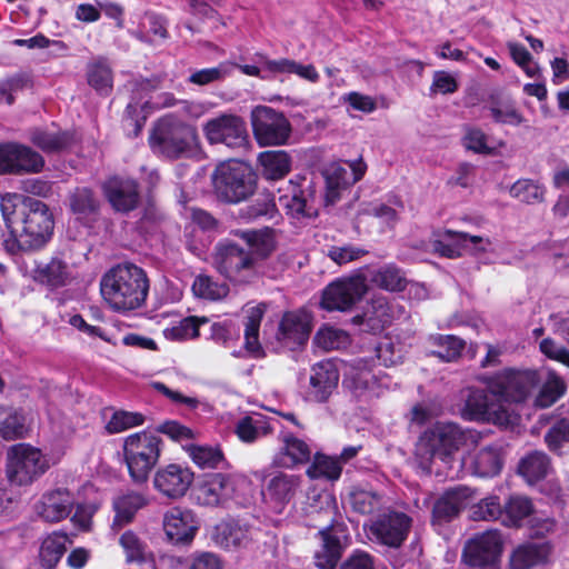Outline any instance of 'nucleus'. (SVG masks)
Returning a JSON list of instances; mask_svg holds the SVG:
<instances>
[{"label": "nucleus", "instance_id": "f257e3e1", "mask_svg": "<svg viewBox=\"0 0 569 569\" xmlns=\"http://www.w3.org/2000/svg\"><path fill=\"white\" fill-rule=\"evenodd\" d=\"M247 249L230 239L219 241L213 249L212 263L216 270L234 284H250L258 278V269L276 249L273 231L270 228L233 230Z\"/></svg>", "mask_w": 569, "mask_h": 569}, {"label": "nucleus", "instance_id": "f03ea898", "mask_svg": "<svg viewBox=\"0 0 569 569\" xmlns=\"http://www.w3.org/2000/svg\"><path fill=\"white\" fill-rule=\"evenodd\" d=\"M1 212L10 233L19 236L21 246L26 249H40L52 236V213L39 199L8 194L1 201Z\"/></svg>", "mask_w": 569, "mask_h": 569}, {"label": "nucleus", "instance_id": "7ed1b4c3", "mask_svg": "<svg viewBox=\"0 0 569 569\" xmlns=\"http://www.w3.org/2000/svg\"><path fill=\"white\" fill-rule=\"evenodd\" d=\"M305 525L319 529L322 546L316 552V565L320 569H333L341 556V542L338 533L342 525L337 522L338 509L336 498L328 491L308 495L302 506Z\"/></svg>", "mask_w": 569, "mask_h": 569}, {"label": "nucleus", "instance_id": "20e7f679", "mask_svg": "<svg viewBox=\"0 0 569 569\" xmlns=\"http://www.w3.org/2000/svg\"><path fill=\"white\" fill-rule=\"evenodd\" d=\"M149 279L146 271L133 263H120L108 270L100 280L103 301L114 311L140 308L147 299Z\"/></svg>", "mask_w": 569, "mask_h": 569}, {"label": "nucleus", "instance_id": "39448f33", "mask_svg": "<svg viewBox=\"0 0 569 569\" xmlns=\"http://www.w3.org/2000/svg\"><path fill=\"white\" fill-rule=\"evenodd\" d=\"M465 442L466 435L457 423L438 422L419 437L416 458L423 470L430 471L436 460L448 463Z\"/></svg>", "mask_w": 569, "mask_h": 569}, {"label": "nucleus", "instance_id": "423d86ee", "mask_svg": "<svg viewBox=\"0 0 569 569\" xmlns=\"http://www.w3.org/2000/svg\"><path fill=\"white\" fill-rule=\"evenodd\" d=\"M162 439L152 431H140L123 441V457L131 480L146 483L162 452Z\"/></svg>", "mask_w": 569, "mask_h": 569}, {"label": "nucleus", "instance_id": "0eeeda50", "mask_svg": "<svg viewBox=\"0 0 569 569\" xmlns=\"http://www.w3.org/2000/svg\"><path fill=\"white\" fill-rule=\"evenodd\" d=\"M196 129L170 117L160 119L150 136V146L154 152L169 159L190 154L197 146Z\"/></svg>", "mask_w": 569, "mask_h": 569}, {"label": "nucleus", "instance_id": "6e6552de", "mask_svg": "<svg viewBox=\"0 0 569 569\" xmlns=\"http://www.w3.org/2000/svg\"><path fill=\"white\" fill-rule=\"evenodd\" d=\"M212 183L219 199L236 203L253 193L257 181L248 163L229 160L217 166L212 173Z\"/></svg>", "mask_w": 569, "mask_h": 569}, {"label": "nucleus", "instance_id": "1a4fd4ad", "mask_svg": "<svg viewBox=\"0 0 569 569\" xmlns=\"http://www.w3.org/2000/svg\"><path fill=\"white\" fill-rule=\"evenodd\" d=\"M49 469L39 448L29 443L10 446L6 452V477L11 485L28 486Z\"/></svg>", "mask_w": 569, "mask_h": 569}, {"label": "nucleus", "instance_id": "9d476101", "mask_svg": "<svg viewBox=\"0 0 569 569\" xmlns=\"http://www.w3.org/2000/svg\"><path fill=\"white\" fill-rule=\"evenodd\" d=\"M539 382L535 370H505L500 373V428L516 427L519 425L520 416L513 411L508 412L502 408V402L520 403L525 401Z\"/></svg>", "mask_w": 569, "mask_h": 569}, {"label": "nucleus", "instance_id": "9b49d317", "mask_svg": "<svg viewBox=\"0 0 569 569\" xmlns=\"http://www.w3.org/2000/svg\"><path fill=\"white\" fill-rule=\"evenodd\" d=\"M367 291V278L363 274L356 273L341 278L326 287L321 306L329 311H347L361 301Z\"/></svg>", "mask_w": 569, "mask_h": 569}, {"label": "nucleus", "instance_id": "f8f14e48", "mask_svg": "<svg viewBox=\"0 0 569 569\" xmlns=\"http://www.w3.org/2000/svg\"><path fill=\"white\" fill-rule=\"evenodd\" d=\"M251 122L254 138L260 146L283 144L291 131L283 113L270 107H257L252 110Z\"/></svg>", "mask_w": 569, "mask_h": 569}, {"label": "nucleus", "instance_id": "ddd939ff", "mask_svg": "<svg viewBox=\"0 0 569 569\" xmlns=\"http://www.w3.org/2000/svg\"><path fill=\"white\" fill-rule=\"evenodd\" d=\"M44 167L43 157L32 148L9 142L0 144V173H39Z\"/></svg>", "mask_w": 569, "mask_h": 569}, {"label": "nucleus", "instance_id": "4468645a", "mask_svg": "<svg viewBox=\"0 0 569 569\" xmlns=\"http://www.w3.org/2000/svg\"><path fill=\"white\" fill-rule=\"evenodd\" d=\"M206 138L211 144L222 143L238 149L247 144L248 133L244 121L233 114H222L210 119L203 126Z\"/></svg>", "mask_w": 569, "mask_h": 569}, {"label": "nucleus", "instance_id": "2eb2a0df", "mask_svg": "<svg viewBox=\"0 0 569 569\" xmlns=\"http://www.w3.org/2000/svg\"><path fill=\"white\" fill-rule=\"evenodd\" d=\"M410 525L411 520L406 513L388 511L371 521L370 539L391 548H398L406 540Z\"/></svg>", "mask_w": 569, "mask_h": 569}, {"label": "nucleus", "instance_id": "dca6fc26", "mask_svg": "<svg viewBox=\"0 0 569 569\" xmlns=\"http://www.w3.org/2000/svg\"><path fill=\"white\" fill-rule=\"evenodd\" d=\"M462 561L481 569H495L498 561V530L490 529L470 538L463 547Z\"/></svg>", "mask_w": 569, "mask_h": 569}, {"label": "nucleus", "instance_id": "f3484780", "mask_svg": "<svg viewBox=\"0 0 569 569\" xmlns=\"http://www.w3.org/2000/svg\"><path fill=\"white\" fill-rule=\"evenodd\" d=\"M194 479V473L179 463H169L157 469L153 487L163 497L177 500L186 496Z\"/></svg>", "mask_w": 569, "mask_h": 569}, {"label": "nucleus", "instance_id": "a211bd4d", "mask_svg": "<svg viewBox=\"0 0 569 569\" xmlns=\"http://www.w3.org/2000/svg\"><path fill=\"white\" fill-rule=\"evenodd\" d=\"M479 380L486 383L487 390L468 388L462 391L465 407L462 415L470 419H485L487 415L496 413L495 402L498 395V381L495 377L480 376Z\"/></svg>", "mask_w": 569, "mask_h": 569}, {"label": "nucleus", "instance_id": "6ab92c4d", "mask_svg": "<svg viewBox=\"0 0 569 569\" xmlns=\"http://www.w3.org/2000/svg\"><path fill=\"white\" fill-rule=\"evenodd\" d=\"M103 194L113 210L128 213L134 210L140 201L138 183L131 178L113 176L102 184Z\"/></svg>", "mask_w": 569, "mask_h": 569}, {"label": "nucleus", "instance_id": "aec40b11", "mask_svg": "<svg viewBox=\"0 0 569 569\" xmlns=\"http://www.w3.org/2000/svg\"><path fill=\"white\" fill-rule=\"evenodd\" d=\"M199 529L194 512L188 508L172 507L163 515V530L174 545L190 543Z\"/></svg>", "mask_w": 569, "mask_h": 569}, {"label": "nucleus", "instance_id": "412c9836", "mask_svg": "<svg viewBox=\"0 0 569 569\" xmlns=\"http://www.w3.org/2000/svg\"><path fill=\"white\" fill-rule=\"evenodd\" d=\"M311 332L310 315L303 310L286 312L278 327L277 340L286 348L295 350L303 346Z\"/></svg>", "mask_w": 569, "mask_h": 569}, {"label": "nucleus", "instance_id": "4be33fe9", "mask_svg": "<svg viewBox=\"0 0 569 569\" xmlns=\"http://www.w3.org/2000/svg\"><path fill=\"white\" fill-rule=\"evenodd\" d=\"M33 279L50 289L61 288L73 280V268L62 257H52L49 261L37 264Z\"/></svg>", "mask_w": 569, "mask_h": 569}, {"label": "nucleus", "instance_id": "5701e85b", "mask_svg": "<svg viewBox=\"0 0 569 569\" xmlns=\"http://www.w3.org/2000/svg\"><path fill=\"white\" fill-rule=\"evenodd\" d=\"M74 506L72 493L67 489H56L42 496L37 511L48 522H58L67 518Z\"/></svg>", "mask_w": 569, "mask_h": 569}, {"label": "nucleus", "instance_id": "b1692460", "mask_svg": "<svg viewBox=\"0 0 569 569\" xmlns=\"http://www.w3.org/2000/svg\"><path fill=\"white\" fill-rule=\"evenodd\" d=\"M234 491L231 477L224 473L211 475L198 489V501L202 506L218 507L228 501Z\"/></svg>", "mask_w": 569, "mask_h": 569}, {"label": "nucleus", "instance_id": "393cba45", "mask_svg": "<svg viewBox=\"0 0 569 569\" xmlns=\"http://www.w3.org/2000/svg\"><path fill=\"white\" fill-rule=\"evenodd\" d=\"M311 371L309 396L317 402H325L337 388L338 370L332 362L321 361Z\"/></svg>", "mask_w": 569, "mask_h": 569}, {"label": "nucleus", "instance_id": "a878e982", "mask_svg": "<svg viewBox=\"0 0 569 569\" xmlns=\"http://www.w3.org/2000/svg\"><path fill=\"white\" fill-rule=\"evenodd\" d=\"M473 491L468 487H457L448 490L433 506V518L439 522H448L456 518L466 507Z\"/></svg>", "mask_w": 569, "mask_h": 569}, {"label": "nucleus", "instance_id": "bb28decb", "mask_svg": "<svg viewBox=\"0 0 569 569\" xmlns=\"http://www.w3.org/2000/svg\"><path fill=\"white\" fill-rule=\"evenodd\" d=\"M551 553V545L543 542H527L518 546L510 556L511 569H532L545 563Z\"/></svg>", "mask_w": 569, "mask_h": 569}, {"label": "nucleus", "instance_id": "cd10ccee", "mask_svg": "<svg viewBox=\"0 0 569 569\" xmlns=\"http://www.w3.org/2000/svg\"><path fill=\"white\" fill-rule=\"evenodd\" d=\"M211 540L223 549H236L248 545L250 538L247 527L236 521H221L210 533Z\"/></svg>", "mask_w": 569, "mask_h": 569}, {"label": "nucleus", "instance_id": "c85d7f7f", "mask_svg": "<svg viewBox=\"0 0 569 569\" xmlns=\"http://www.w3.org/2000/svg\"><path fill=\"white\" fill-rule=\"evenodd\" d=\"M301 478L284 472L274 473L266 485V495L278 506L288 503L300 487Z\"/></svg>", "mask_w": 569, "mask_h": 569}, {"label": "nucleus", "instance_id": "c756f323", "mask_svg": "<svg viewBox=\"0 0 569 569\" xmlns=\"http://www.w3.org/2000/svg\"><path fill=\"white\" fill-rule=\"evenodd\" d=\"M366 169L367 166L361 159L345 163H331L325 172L326 183L347 188L359 181L363 177Z\"/></svg>", "mask_w": 569, "mask_h": 569}, {"label": "nucleus", "instance_id": "7c9ffc66", "mask_svg": "<svg viewBox=\"0 0 569 569\" xmlns=\"http://www.w3.org/2000/svg\"><path fill=\"white\" fill-rule=\"evenodd\" d=\"M283 446L274 458V463L291 468L296 465L307 463L311 457V449L301 439L287 435L282 439Z\"/></svg>", "mask_w": 569, "mask_h": 569}, {"label": "nucleus", "instance_id": "2f4dec72", "mask_svg": "<svg viewBox=\"0 0 569 569\" xmlns=\"http://www.w3.org/2000/svg\"><path fill=\"white\" fill-rule=\"evenodd\" d=\"M29 139L32 144L47 153L63 151L73 142V136L68 131L53 132L40 128L32 129Z\"/></svg>", "mask_w": 569, "mask_h": 569}, {"label": "nucleus", "instance_id": "473e14b6", "mask_svg": "<svg viewBox=\"0 0 569 569\" xmlns=\"http://www.w3.org/2000/svg\"><path fill=\"white\" fill-rule=\"evenodd\" d=\"M550 460L541 451H533L523 457L518 465V472L529 485L537 483L550 472Z\"/></svg>", "mask_w": 569, "mask_h": 569}, {"label": "nucleus", "instance_id": "72a5a7b5", "mask_svg": "<svg viewBox=\"0 0 569 569\" xmlns=\"http://www.w3.org/2000/svg\"><path fill=\"white\" fill-rule=\"evenodd\" d=\"M259 162L262 167V174L269 180L282 179L291 168L290 156L283 150H270L261 152Z\"/></svg>", "mask_w": 569, "mask_h": 569}, {"label": "nucleus", "instance_id": "f704fd0d", "mask_svg": "<svg viewBox=\"0 0 569 569\" xmlns=\"http://www.w3.org/2000/svg\"><path fill=\"white\" fill-rule=\"evenodd\" d=\"M126 562L142 565L152 560V552L147 542L132 530L124 531L119 538Z\"/></svg>", "mask_w": 569, "mask_h": 569}, {"label": "nucleus", "instance_id": "c9c22d12", "mask_svg": "<svg viewBox=\"0 0 569 569\" xmlns=\"http://www.w3.org/2000/svg\"><path fill=\"white\" fill-rule=\"evenodd\" d=\"M148 503L147 498L136 491H129L114 500L116 517L113 526H122L132 521L136 512Z\"/></svg>", "mask_w": 569, "mask_h": 569}, {"label": "nucleus", "instance_id": "e433bc0d", "mask_svg": "<svg viewBox=\"0 0 569 569\" xmlns=\"http://www.w3.org/2000/svg\"><path fill=\"white\" fill-rule=\"evenodd\" d=\"M315 190L311 186L299 192H293L290 197H280V203L293 217H313L317 209L313 206Z\"/></svg>", "mask_w": 569, "mask_h": 569}, {"label": "nucleus", "instance_id": "4c0bfd02", "mask_svg": "<svg viewBox=\"0 0 569 569\" xmlns=\"http://www.w3.org/2000/svg\"><path fill=\"white\" fill-rule=\"evenodd\" d=\"M480 240L481 238L477 236L446 230L441 234L440 239L432 242V249L435 252H438L443 257L456 258L460 256V249L467 241L477 243Z\"/></svg>", "mask_w": 569, "mask_h": 569}, {"label": "nucleus", "instance_id": "58836bf2", "mask_svg": "<svg viewBox=\"0 0 569 569\" xmlns=\"http://www.w3.org/2000/svg\"><path fill=\"white\" fill-rule=\"evenodd\" d=\"M266 312V305L260 303L258 306L251 307L247 310L246 323H244V346L246 349L254 355L256 357L260 356L262 352L260 342H259V328L263 315Z\"/></svg>", "mask_w": 569, "mask_h": 569}, {"label": "nucleus", "instance_id": "ea45409f", "mask_svg": "<svg viewBox=\"0 0 569 569\" xmlns=\"http://www.w3.org/2000/svg\"><path fill=\"white\" fill-rule=\"evenodd\" d=\"M71 211L79 217L96 214L100 208V200L93 190L88 187H78L69 194Z\"/></svg>", "mask_w": 569, "mask_h": 569}, {"label": "nucleus", "instance_id": "a19ab883", "mask_svg": "<svg viewBox=\"0 0 569 569\" xmlns=\"http://www.w3.org/2000/svg\"><path fill=\"white\" fill-rule=\"evenodd\" d=\"M566 382L555 371H549L547 380L535 398V406L541 409L549 408L566 393Z\"/></svg>", "mask_w": 569, "mask_h": 569}, {"label": "nucleus", "instance_id": "79ce46f5", "mask_svg": "<svg viewBox=\"0 0 569 569\" xmlns=\"http://www.w3.org/2000/svg\"><path fill=\"white\" fill-rule=\"evenodd\" d=\"M88 83L100 94L108 96L113 86L112 71L104 60H97L88 66Z\"/></svg>", "mask_w": 569, "mask_h": 569}, {"label": "nucleus", "instance_id": "37998d69", "mask_svg": "<svg viewBox=\"0 0 569 569\" xmlns=\"http://www.w3.org/2000/svg\"><path fill=\"white\" fill-rule=\"evenodd\" d=\"M349 502L353 511L360 515H371L381 509L383 498L376 491L353 488L349 493Z\"/></svg>", "mask_w": 569, "mask_h": 569}, {"label": "nucleus", "instance_id": "c03bdc74", "mask_svg": "<svg viewBox=\"0 0 569 569\" xmlns=\"http://www.w3.org/2000/svg\"><path fill=\"white\" fill-rule=\"evenodd\" d=\"M67 535L59 532H54L43 540L40 548V559L46 568L52 569L56 567L67 549Z\"/></svg>", "mask_w": 569, "mask_h": 569}, {"label": "nucleus", "instance_id": "a18cd8bd", "mask_svg": "<svg viewBox=\"0 0 569 569\" xmlns=\"http://www.w3.org/2000/svg\"><path fill=\"white\" fill-rule=\"evenodd\" d=\"M371 280L375 284L388 291H402L407 286L405 273L395 264L380 268L373 273Z\"/></svg>", "mask_w": 569, "mask_h": 569}, {"label": "nucleus", "instance_id": "49530a36", "mask_svg": "<svg viewBox=\"0 0 569 569\" xmlns=\"http://www.w3.org/2000/svg\"><path fill=\"white\" fill-rule=\"evenodd\" d=\"M342 467L337 458L317 453L312 465L307 469V475L311 479L325 478L335 481L339 479Z\"/></svg>", "mask_w": 569, "mask_h": 569}, {"label": "nucleus", "instance_id": "de8ad7c7", "mask_svg": "<svg viewBox=\"0 0 569 569\" xmlns=\"http://www.w3.org/2000/svg\"><path fill=\"white\" fill-rule=\"evenodd\" d=\"M184 449L190 459L201 469L218 468L223 461L222 451L216 447L189 445Z\"/></svg>", "mask_w": 569, "mask_h": 569}, {"label": "nucleus", "instance_id": "09e8293b", "mask_svg": "<svg viewBox=\"0 0 569 569\" xmlns=\"http://www.w3.org/2000/svg\"><path fill=\"white\" fill-rule=\"evenodd\" d=\"M505 513L507 516L506 525L519 526L520 522L535 515L531 500L525 496H512L506 502Z\"/></svg>", "mask_w": 569, "mask_h": 569}, {"label": "nucleus", "instance_id": "8fccbe9b", "mask_svg": "<svg viewBox=\"0 0 569 569\" xmlns=\"http://www.w3.org/2000/svg\"><path fill=\"white\" fill-rule=\"evenodd\" d=\"M432 341L438 349L431 351V355L446 362L456 361L465 347V342L456 336L439 335L433 337Z\"/></svg>", "mask_w": 569, "mask_h": 569}, {"label": "nucleus", "instance_id": "3c124183", "mask_svg": "<svg viewBox=\"0 0 569 569\" xmlns=\"http://www.w3.org/2000/svg\"><path fill=\"white\" fill-rule=\"evenodd\" d=\"M510 194L521 202L535 203L543 200L545 187L529 179H520L510 187Z\"/></svg>", "mask_w": 569, "mask_h": 569}, {"label": "nucleus", "instance_id": "603ef678", "mask_svg": "<svg viewBox=\"0 0 569 569\" xmlns=\"http://www.w3.org/2000/svg\"><path fill=\"white\" fill-rule=\"evenodd\" d=\"M192 290L200 298L220 300L229 293V286L219 283L208 276H199L192 284Z\"/></svg>", "mask_w": 569, "mask_h": 569}, {"label": "nucleus", "instance_id": "864d4df0", "mask_svg": "<svg viewBox=\"0 0 569 569\" xmlns=\"http://www.w3.org/2000/svg\"><path fill=\"white\" fill-rule=\"evenodd\" d=\"M313 341L319 348L330 351L346 347L349 336L340 329L322 328L316 333Z\"/></svg>", "mask_w": 569, "mask_h": 569}, {"label": "nucleus", "instance_id": "5fc2aeb1", "mask_svg": "<svg viewBox=\"0 0 569 569\" xmlns=\"http://www.w3.org/2000/svg\"><path fill=\"white\" fill-rule=\"evenodd\" d=\"M159 87V79H133L129 82V88L132 92L131 102L128 103L126 112L132 119V114L137 111V108L140 106L141 100L146 94L156 90Z\"/></svg>", "mask_w": 569, "mask_h": 569}, {"label": "nucleus", "instance_id": "6e6d98bb", "mask_svg": "<svg viewBox=\"0 0 569 569\" xmlns=\"http://www.w3.org/2000/svg\"><path fill=\"white\" fill-rule=\"evenodd\" d=\"M475 472L480 477H495L498 473V450L496 447L482 448L477 453Z\"/></svg>", "mask_w": 569, "mask_h": 569}, {"label": "nucleus", "instance_id": "4d7b16f0", "mask_svg": "<svg viewBox=\"0 0 569 569\" xmlns=\"http://www.w3.org/2000/svg\"><path fill=\"white\" fill-rule=\"evenodd\" d=\"M509 53L517 66H519L529 78H538L540 76V67L532 59L528 50L516 42L508 43Z\"/></svg>", "mask_w": 569, "mask_h": 569}, {"label": "nucleus", "instance_id": "13d9d810", "mask_svg": "<svg viewBox=\"0 0 569 569\" xmlns=\"http://www.w3.org/2000/svg\"><path fill=\"white\" fill-rule=\"evenodd\" d=\"M28 432L26 418L17 412L8 416L0 425V436L6 440L24 438Z\"/></svg>", "mask_w": 569, "mask_h": 569}, {"label": "nucleus", "instance_id": "bf43d9fd", "mask_svg": "<svg viewBox=\"0 0 569 569\" xmlns=\"http://www.w3.org/2000/svg\"><path fill=\"white\" fill-rule=\"evenodd\" d=\"M144 418L141 413L117 411L112 415L111 419L106 426L109 433H119L129 428L142 425Z\"/></svg>", "mask_w": 569, "mask_h": 569}, {"label": "nucleus", "instance_id": "052dcab7", "mask_svg": "<svg viewBox=\"0 0 569 569\" xmlns=\"http://www.w3.org/2000/svg\"><path fill=\"white\" fill-rule=\"evenodd\" d=\"M498 518V500L487 497L472 505L469 509V519L472 521H495Z\"/></svg>", "mask_w": 569, "mask_h": 569}, {"label": "nucleus", "instance_id": "680f3d73", "mask_svg": "<svg viewBox=\"0 0 569 569\" xmlns=\"http://www.w3.org/2000/svg\"><path fill=\"white\" fill-rule=\"evenodd\" d=\"M487 136L476 128H467L462 138V144L467 150L476 153L492 154L495 151L493 147L488 146Z\"/></svg>", "mask_w": 569, "mask_h": 569}, {"label": "nucleus", "instance_id": "e2e57ef3", "mask_svg": "<svg viewBox=\"0 0 569 569\" xmlns=\"http://www.w3.org/2000/svg\"><path fill=\"white\" fill-rule=\"evenodd\" d=\"M228 74V66L224 63L218 67L201 69L192 72L188 81L197 86H207L224 79Z\"/></svg>", "mask_w": 569, "mask_h": 569}, {"label": "nucleus", "instance_id": "0e129e2a", "mask_svg": "<svg viewBox=\"0 0 569 569\" xmlns=\"http://www.w3.org/2000/svg\"><path fill=\"white\" fill-rule=\"evenodd\" d=\"M261 423L260 420L247 416L236 423L234 432L241 441L250 443L258 439Z\"/></svg>", "mask_w": 569, "mask_h": 569}, {"label": "nucleus", "instance_id": "69168bd1", "mask_svg": "<svg viewBox=\"0 0 569 569\" xmlns=\"http://www.w3.org/2000/svg\"><path fill=\"white\" fill-rule=\"evenodd\" d=\"M547 446L552 451H559L569 441V420H560L545 437Z\"/></svg>", "mask_w": 569, "mask_h": 569}, {"label": "nucleus", "instance_id": "338daca9", "mask_svg": "<svg viewBox=\"0 0 569 569\" xmlns=\"http://www.w3.org/2000/svg\"><path fill=\"white\" fill-rule=\"evenodd\" d=\"M366 253V250L353 246H333L328 250V257L339 266L358 260Z\"/></svg>", "mask_w": 569, "mask_h": 569}, {"label": "nucleus", "instance_id": "774afa93", "mask_svg": "<svg viewBox=\"0 0 569 569\" xmlns=\"http://www.w3.org/2000/svg\"><path fill=\"white\" fill-rule=\"evenodd\" d=\"M539 349L547 358L560 362L569 368V350L556 343L552 339H542L540 341Z\"/></svg>", "mask_w": 569, "mask_h": 569}]
</instances>
